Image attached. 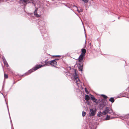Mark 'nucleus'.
<instances>
[{
    "label": "nucleus",
    "instance_id": "obj_1",
    "mask_svg": "<svg viewBox=\"0 0 129 129\" xmlns=\"http://www.w3.org/2000/svg\"><path fill=\"white\" fill-rule=\"evenodd\" d=\"M45 65H36L35 67H34L32 69H31L30 70H29L28 72L27 73H25L26 74V75H28L29 74H30L32 72H33L34 71H35L39 68L42 67L43 66H46L47 65V64H50V61H48L47 60L45 61Z\"/></svg>",
    "mask_w": 129,
    "mask_h": 129
},
{
    "label": "nucleus",
    "instance_id": "obj_2",
    "mask_svg": "<svg viewBox=\"0 0 129 129\" xmlns=\"http://www.w3.org/2000/svg\"><path fill=\"white\" fill-rule=\"evenodd\" d=\"M73 71L75 74L72 75V78L74 82H75L77 85L79 87L80 86V84L81 83L80 80L78 78V75L76 73V70L73 69Z\"/></svg>",
    "mask_w": 129,
    "mask_h": 129
},
{
    "label": "nucleus",
    "instance_id": "obj_3",
    "mask_svg": "<svg viewBox=\"0 0 129 129\" xmlns=\"http://www.w3.org/2000/svg\"><path fill=\"white\" fill-rule=\"evenodd\" d=\"M103 113H104L105 115H106L108 113L111 115H115V113L113 112L112 110L110 108L108 107H106L104 111H103Z\"/></svg>",
    "mask_w": 129,
    "mask_h": 129
},
{
    "label": "nucleus",
    "instance_id": "obj_4",
    "mask_svg": "<svg viewBox=\"0 0 129 129\" xmlns=\"http://www.w3.org/2000/svg\"><path fill=\"white\" fill-rule=\"evenodd\" d=\"M96 111V109L95 108H93L90 109L89 113V116H94Z\"/></svg>",
    "mask_w": 129,
    "mask_h": 129
},
{
    "label": "nucleus",
    "instance_id": "obj_5",
    "mask_svg": "<svg viewBox=\"0 0 129 129\" xmlns=\"http://www.w3.org/2000/svg\"><path fill=\"white\" fill-rule=\"evenodd\" d=\"M38 23L40 26L39 28L40 30V31L42 32V34L43 30L42 29H41V27H43L45 24V23L43 20H41L39 21Z\"/></svg>",
    "mask_w": 129,
    "mask_h": 129
},
{
    "label": "nucleus",
    "instance_id": "obj_6",
    "mask_svg": "<svg viewBox=\"0 0 129 129\" xmlns=\"http://www.w3.org/2000/svg\"><path fill=\"white\" fill-rule=\"evenodd\" d=\"M90 97L91 100L94 102H95L96 104H97L98 103V101L95 98L93 95L90 94Z\"/></svg>",
    "mask_w": 129,
    "mask_h": 129
},
{
    "label": "nucleus",
    "instance_id": "obj_7",
    "mask_svg": "<svg viewBox=\"0 0 129 129\" xmlns=\"http://www.w3.org/2000/svg\"><path fill=\"white\" fill-rule=\"evenodd\" d=\"M50 64L55 67L56 66H57V62L56 61V59L51 61Z\"/></svg>",
    "mask_w": 129,
    "mask_h": 129
},
{
    "label": "nucleus",
    "instance_id": "obj_8",
    "mask_svg": "<svg viewBox=\"0 0 129 129\" xmlns=\"http://www.w3.org/2000/svg\"><path fill=\"white\" fill-rule=\"evenodd\" d=\"M84 56V55H83V54H81L80 55L78 59L79 61L80 62L79 63H81L82 62H81L82 61L83 59Z\"/></svg>",
    "mask_w": 129,
    "mask_h": 129
},
{
    "label": "nucleus",
    "instance_id": "obj_9",
    "mask_svg": "<svg viewBox=\"0 0 129 129\" xmlns=\"http://www.w3.org/2000/svg\"><path fill=\"white\" fill-rule=\"evenodd\" d=\"M78 66V68H79V70L80 71H82L83 69V63L82 62L81 63H79Z\"/></svg>",
    "mask_w": 129,
    "mask_h": 129
},
{
    "label": "nucleus",
    "instance_id": "obj_10",
    "mask_svg": "<svg viewBox=\"0 0 129 129\" xmlns=\"http://www.w3.org/2000/svg\"><path fill=\"white\" fill-rule=\"evenodd\" d=\"M2 59L3 60V62L4 65H5L7 67H8V64L4 57H2Z\"/></svg>",
    "mask_w": 129,
    "mask_h": 129
},
{
    "label": "nucleus",
    "instance_id": "obj_11",
    "mask_svg": "<svg viewBox=\"0 0 129 129\" xmlns=\"http://www.w3.org/2000/svg\"><path fill=\"white\" fill-rule=\"evenodd\" d=\"M103 115H105L104 114V113H103V112H99L98 114V116L99 117L103 116Z\"/></svg>",
    "mask_w": 129,
    "mask_h": 129
},
{
    "label": "nucleus",
    "instance_id": "obj_12",
    "mask_svg": "<svg viewBox=\"0 0 129 129\" xmlns=\"http://www.w3.org/2000/svg\"><path fill=\"white\" fill-rule=\"evenodd\" d=\"M115 118V117H110V116L107 115L106 117L105 118V120H108L110 119H112Z\"/></svg>",
    "mask_w": 129,
    "mask_h": 129
},
{
    "label": "nucleus",
    "instance_id": "obj_13",
    "mask_svg": "<svg viewBox=\"0 0 129 129\" xmlns=\"http://www.w3.org/2000/svg\"><path fill=\"white\" fill-rule=\"evenodd\" d=\"M82 53L81 54H82L83 55H84L85 53H86V50L84 49H82L81 50Z\"/></svg>",
    "mask_w": 129,
    "mask_h": 129
},
{
    "label": "nucleus",
    "instance_id": "obj_14",
    "mask_svg": "<svg viewBox=\"0 0 129 129\" xmlns=\"http://www.w3.org/2000/svg\"><path fill=\"white\" fill-rule=\"evenodd\" d=\"M90 99L89 96L87 95H85V100L86 101H88Z\"/></svg>",
    "mask_w": 129,
    "mask_h": 129
},
{
    "label": "nucleus",
    "instance_id": "obj_15",
    "mask_svg": "<svg viewBox=\"0 0 129 129\" xmlns=\"http://www.w3.org/2000/svg\"><path fill=\"white\" fill-rule=\"evenodd\" d=\"M109 101L111 102L112 103H113L114 101V100L113 98H111L110 99H109Z\"/></svg>",
    "mask_w": 129,
    "mask_h": 129
},
{
    "label": "nucleus",
    "instance_id": "obj_16",
    "mask_svg": "<svg viewBox=\"0 0 129 129\" xmlns=\"http://www.w3.org/2000/svg\"><path fill=\"white\" fill-rule=\"evenodd\" d=\"M36 10H35V12H34V14L35 16L37 17H40V15L38 14L36 12Z\"/></svg>",
    "mask_w": 129,
    "mask_h": 129
},
{
    "label": "nucleus",
    "instance_id": "obj_17",
    "mask_svg": "<svg viewBox=\"0 0 129 129\" xmlns=\"http://www.w3.org/2000/svg\"><path fill=\"white\" fill-rule=\"evenodd\" d=\"M18 3L20 4H21V3H22L23 4H24V2L23 0H20L18 2Z\"/></svg>",
    "mask_w": 129,
    "mask_h": 129
},
{
    "label": "nucleus",
    "instance_id": "obj_18",
    "mask_svg": "<svg viewBox=\"0 0 129 129\" xmlns=\"http://www.w3.org/2000/svg\"><path fill=\"white\" fill-rule=\"evenodd\" d=\"M101 95L102 96H103L104 98L105 99H106L108 98V97L106 95H104V94H102Z\"/></svg>",
    "mask_w": 129,
    "mask_h": 129
},
{
    "label": "nucleus",
    "instance_id": "obj_19",
    "mask_svg": "<svg viewBox=\"0 0 129 129\" xmlns=\"http://www.w3.org/2000/svg\"><path fill=\"white\" fill-rule=\"evenodd\" d=\"M23 2L24 3H29L30 2L29 1H28V0H23Z\"/></svg>",
    "mask_w": 129,
    "mask_h": 129
},
{
    "label": "nucleus",
    "instance_id": "obj_20",
    "mask_svg": "<svg viewBox=\"0 0 129 129\" xmlns=\"http://www.w3.org/2000/svg\"><path fill=\"white\" fill-rule=\"evenodd\" d=\"M86 113L84 111H83L82 112V116L84 117L85 116V115L86 114Z\"/></svg>",
    "mask_w": 129,
    "mask_h": 129
},
{
    "label": "nucleus",
    "instance_id": "obj_21",
    "mask_svg": "<svg viewBox=\"0 0 129 129\" xmlns=\"http://www.w3.org/2000/svg\"><path fill=\"white\" fill-rule=\"evenodd\" d=\"M4 76L6 78H8V76L6 74H5L4 73Z\"/></svg>",
    "mask_w": 129,
    "mask_h": 129
},
{
    "label": "nucleus",
    "instance_id": "obj_22",
    "mask_svg": "<svg viewBox=\"0 0 129 129\" xmlns=\"http://www.w3.org/2000/svg\"><path fill=\"white\" fill-rule=\"evenodd\" d=\"M74 6V7H75L77 9V11H78V12L79 13H80V11H79L78 9V8L76 6Z\"/></svg>",
    "mask_w": 129,
    "mask_h": 129
},
{
    "label": "nucleus",
    "instance_id": "obj_23",
    "mask_svg": "<svg viewBox=\"0 0 129 129\" xmlns=\"http://www.w3.org/2000/svg\"><path fill=\"white\" fill-rule=\"evenodd\" d=\"M83 1L84 3H87L88 2V0H82Z\"/></svg>",
    "mask_w": 129,
    "mask_h": 129
},
{
    "label": "nucleus",
    "instance_id": "obj_24",
    "mask_svg": "<svg viewBox=\"0 0 129 129\" xmlns=\"http://www.w3.org/2000/svg\"><path fill=\"white\" fill-rule=\"evenodd\" d=\"M85 90L86 93L88 94V91L86 88H85Z\"/></svg>",
    "mask_w": 129,
    "mask_h": 129
},
{
    "label": "nucleus",
    "instance_id": "obj_25",
    "mask_svg": "<svg viewBox=\"0 0 129 129\" xmlns=\"http://www.w3.org/2000/svg\"><path fill=\"white\" fill-rule=\"evenodd\" d=\"M55 56L56 57H60V56L59 55H54L53 56Z\"/></svg>",
    "mask_w": 129,
    "mask_h": 129
},
{
    "label": "nucleus",
    "instance_id": "obj_26",
    "mask_svg": "<svg viewBox=\"0 0 129 129\" xmlns=\"http://www.w3.org/2000/svg\"><path fill=\"white\" fill-rule=\"evenodd\" d=\"M83 12V10L82 9H80V12Z\"/></svg>",
    "mask_w": 129,
    "mask_h": 129
},
{
    "label": "nucleus",
    "instance_id": "obj_27",
    "mask_svg": "<svg viewBox=\"0 0 129 129\" xmlns=\"http://www.w3.org/2000/svg\"><path fill=\"white\" fill-rule=\"evenodd\" d=\"M10 119L11 123H12V120H11V117H10Z\"/></svg>",
    "mask_w": 129,
    "mask_h": 129
},
{
    "label": "nucleus",
    "instance_id": "obj_28",
    "mask_svg": "<svg viewBox=\"0 0 129 129\" xmlns=\"http://www.w3.org/2000/svg\"><path fill=\"white\" fill-rule=\"evenodd\" d=\"M87 103L88 104V105L89 104V102L88 101H87Z\"/></svg>",
    "mask_w": 129,
    "mask_h": 129
},
{
    "label": "nucleus",
    "instance_id": "obj_29",
    "mask_svg": "<svg viewBox=\"0 0 129 129\" xmlns=\"http://www.w3.org/2000/svg\"><path fill=\"white\" fill-rule=\"evenodd\" d=\"M56 59V60H58L59 59Z\"/></svg>",
    "mask_w": 129,
    "mask_h": 129
},
{
    "label": "nucleus",
    "instance_id": "obj_30",
    "mask_svg": "<svg viewBox=\"0 0 129 129\" xmlns=\"http://www.w3.org/2000/svg\"><path fill=\"white\" fill-rule=\"evenodd\" d=\"M8 111L9 112V109H8ZM9 114L10 115V114Z\"/></svg>",
    "mask_w": 129,
    "mask_h": 129
},
{
    "label": "nucleus",
    "instance_id": "obj_31",
    "mask_svg": "<svg viewBox=\"0 0 129 129\" xmlns=\"http://www.w3.org/2000/svg\"><path fill=\"white\" fill-rule=\"evenodd\" d=\"M119 18H120L119 17H118V19H119Z\"/></svg>",
    "mask_w": 129,
    "mask_h": 129
},
{
    "label": "nucleus",
    "instance_id": "obj_32",
    "mask_svg": "<svg viewBox=\"0 0 129 129\" xmlns=\"http://www.w3.org/2000/svg\"><path fill=\"white\" fill-rule=\"evenodd\" d=\"M69 68H70V69H71V67H69Z\"/></svg>",
    "mask_w": 129,
    "mask_h": 129
},
{
    "label": "nucleus",
    "instance_id": "obj_33",
    "mask_svg": "<svg viewBox=\"0 0 129 129\" xmlns=\"http://www.w3.org/2000/svg\"><path fill=\"white\" fill-rule=\"evenodd\" d=\"M128 125L129 126V123L128 124Z\"/></svg>",
    "mask_w": 129,
    "mask_h": 129
},
{
    "label": "nucleus",
    "instance_id": "obj_34",
    "mask_svg": "<svg viewBox=\"0 0 129 129\" xmlns=\"http://www.w3.org/2000/svg\"><path fill=\"white\" fill-rule=\"evenodd\" d=\"M91 1H92L93 0H91Z\"/></svg>",
    "mask_w": 129,
    "mask_h": 129
}]
</instances>
